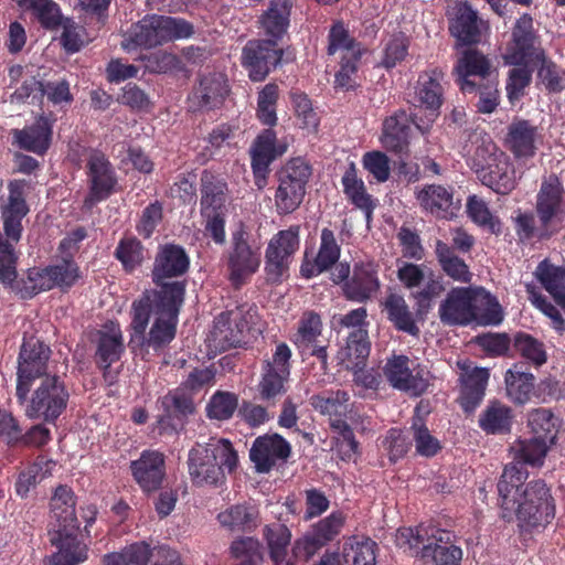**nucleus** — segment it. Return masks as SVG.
<instances>
[{
  "label": "nucleus",
  "mask_w": 565,
  "mask_h": 565,
  "mask_svg": "<svg viewBox=\"0 0 565 565\" xmlns=\"http://www.w3.org/2000/svg\"><path fill=\"white\" fill-rule=\"evenodd\" d=\"M534 212L543 236H555L565 228V189L557 174L551 173L542 180Z\"/></svg>",
  "instance_id": "11"
},
{
  "label": "nucleus",
  "mask_w": 565,
  "mask_h": 565,
  "mask_svg": "<svg viewBox=\"0 0 565 565\" xmlns=\"http://www.w3.org/2000/svg\"><path fill=\"white\" fill-rule=\"evenodd\" d=\"M544 54L532 17L527 13L522 14L512 28L511 41L504 54L505 64L537 66V60H543Z\"/></svg>",
  "instance_id": "13"
},
{
  "label": "nucleus",
  "mask_w": 565,
  "mask_h": 565,
  "mask_svg": "<svg viewBox=\"0 0 565 565\" xmlns=\"http://www.w3.org/2000/svg\"><path fill=\"white\" fill-rule=\"evenodd\" d=\"M294 0H270L268 8L259 18L260 29L267 40L278 41L284 38L290 24Z\"/></svg>",
  "instance_id": "38"
},
{
  "label": "nucleus",
  "mask_w": 565,
  "mask_h": 565,
  "mask_svg": "<svg viewBox=\"0 0 565 565\" xmlns=\"http://www.w3.org/2000/svg\"><path fill=\"white\" fill-rule=\"evenodd\" d=\"M381 282L373 263H355L350 279L342 285L347 300L365 303L380 290Z\"/></svg>",
  "instance_id": "26"
},
{
  "label": "nucleus",
  "mask_w": 565,
  "mask_h": 565,
  "mask_svg": "<svg viewBox=\"0 0 565 565\" xmlns=\"http://www.w3.org/2000/svg\"><path fill=\"white\" fill-rule=\"evenodd\" d=\"M290 102L301 129L316 132L320 125V116L309 96L300 89L290 92Z\"/></svg>",
  "instance_id": "56"
},
{
  "label": "nucleus",
  "mask_w": 565,
  "mask_h": 565,
  "mask_svg": "<svg viewBox=\"0 0 565 565\" xmlns=\"http://www.w3.org/2000/svg\"><path fill=\"white\" fill-rule=\"evenodd\" d=\"M559 426V419L547 408H535L527 415V427L531 436L550 445L555 444Z\"/></svg>",
  "instance_id": "50"
},
{
  "label": "nucleus",
  "mask_w": 565,
  "mask_h": 565,
  "mask_svg": "<svg viewBox=\"0 0 565 565\" xmlns=\"http://www.w3.org/2000/svg\"><path fill=\"white\" fill-rule=\"evenodd\" d=\"M291 539V530L285 523L274 522L263 527V540L273 565H282L287 562L288 548L292 546Z\"/></svg>",
  "instance_id": "43"
},
{
  "label": "nucleus",
  "mask_w": 565,
  "mask_h": 565,
  "mask_svg": "<svg viewBox=\"0 0 565 565\" xmlns=\"http://www.w3.org/2000/svg\"><path fill=\"white\" fill-rule=\"evenodd\" d=\"M299 247V225H291L287 230H281L269 239L265 250L264 266L268 284L279 285L289 276L290 264Z\"/></svg>",
  "instance_id": "12"
},
{
  "label": "nucleus",
  "mask_w": 565,
  "mask_h": 565,
  "mask_svg": "<svg viewBox=\"0 0 565 565\" xmlns=\"http://www.w3.org/2000/svg\"><path fill=\"white\" fill-rule=\"evenodd\" d=\"M446 326H498L503 320L498 299L483 287H452L438 308Z\"/></svg>",
  "instance_id": "3"
},
{
  "label": "nucleus",
  "mask_w": 565,
  "mask_h": 565,
  "mask_svg": "<svg viewBox=\"0 0 565 565\" xmlns=\"http://www.w3.org/2000/svg\"><path fill=\"white\" fill-rule=\"evenodd\" d=\"M345 524V515L334 511L319 520L291 546V555L296 561L309 562L321 548L334 541Z\"/></svg>",
  "instance_id": "14"
},
{
  "label": "nucleus",
  "mask_w": 565,
  "mask_h": 565,
  "mask_svg": "<svg viewBox=\"0 0 565 565\" xmlns=\"http://www.w3.org/2000/svg\"><path fill=\"white\" fill-rule=\"evenodd\" d=\"M250 330L247 316L239 309L221 312L214 321L213 341L222 350L241 347Z\"/></svg>",
  "instance_id": "20"
},
{
  "label": "nucleus",
  "mask_w": 565,
  "mask_h": 565,
  "mask_svg": "<svg viewBox=\"0 0 565 565\" xmlns=\"http://www.w3.org/2000/svg\"><path fill=\"white\" fill-rule=\"evenodd\" d=\"M512 350L515 355L535 367H541L547 362L545 344L524 331H518L513 334Z\"/></svg>",
  "instance_id": "48"
},
{
  "label": "nucleus",
  "mask_w": 565,
  "mask_h": 565,
  "mask_svg": "<svg viewBox=\"0 0 565 565\" xmlns=\"http://www.w3.org/2000/svg\"><path fill=\"white\" fill-rule=\"evenodd\" d=\"M76 498L73 490L60 484L50 501L51 521L49 530L78 531L79 522L76 518Z\"/></svg>",
  "instance_id": "33"
},
{
  "label": "nucleus",
  "mask_w": 565,
  "mask_h": 565,
  "mask_svg": "<svg viewBox=\"0 0 565 565\" xmlns=\"http://www.w3.org/2000/svg\"><path fill=\"white\" fill-rule=\"evenodd\" d=\"M54 121L51 117L41 115L32 125L14 129V145L24 151L44 156L52 145Z\"/></svg>",
  "instance_id": "29"
},
{
  "label": "nucleus",
  "mask_w": 565,
  "mask_h": 565,
  "mask_svg": "<svg viewBox=\"0 0 565 565\" xmlns=\"http://www.w3.org/2000/svg\"><path fill=\"white\" fill-rule=\"evenodd\" d=\"M279 87L276 83L266 84L257 96L256 117L262 125L273 128L277 124V102Z\"/></svg>",
  "instance_id": "58"
},
{
  "label": "nucleus",
  "mask_w": 565,
  "mask_h": 565,
  "mask_svg": "<svg viewBox=\"0 0 565 565\" xmlns=\"http://www.w3.org/2000/svg\"><path fill=\"white\" fill-rule=\"evenodd\" d=\"M505 390L509 398L523 405L531 399L535 386V376L522 371V365L515 363L504 375Z\"/></svg>",
  "instance_id": "47"
},
{
  "label": "nucleus",
  "mask_w": 565,
  "mask_h": 565,
  "mask_svg": "<svg viewBox=\"0 0 565 565\" xmlns=\"http://www.w3.org/2000/svg\"><path fill=\"white\" fill-rule=\"evenodd\" d=\"M371 352V341L367 329L352 330L345 347L339 352V358L345 364L347 370L365 367Z\"/></svg>",
  "instance_id": "42"
},
{
  "label": "nucleus",
  "mask_w": 565,
  "mask_h": 565,
  "mask_svg": "<svg viewBox=\"0 0 565 565\" xmlns=\"http://www.w3.org/2000/svg\"><path fill=\"white\" fill-rule=\"evenodd\" d=\"M341 182L347 199L364 213L366 222L370 223L376 207V200L367 193L364 181L356 174L354 163L345 170Z\"/></svg>",
  "instance_id": "40"
},
{
  "label": "nucleus",
  "mask_w": 565,
  "mask_h": 565,
  "mask_svg": "<svg viewBox=\"0 0 565 565\" xmlns=\"http://www.w3.org/2000/svg\"><path fill=\"white\" fill-rule=\"evenodd\" d=\"M54 288L66 292L82 278L78 264L70 257H62L56 264L49 265Z\"/></svg>",
  "instance_id": "60"
},
{
  "label": "nucleus",
  "mask_w": 565,
  "mask_h": 565,
  "mask_svg": "<svg viewBox=\"0 0 565 565\" xmlns=\"http://www.w3.org/2000/svg\"><path fill=\"white\" fill-rule=\"evenodd\" d=\"M339 51L343 52L342 57L362 56L365 51L362 44L350 35L342 21L334 22L328 34V54L334 55Z\"/></svg>",
  "instance_id": "53"
},
{
  "label": "nucleus",
  "mask_w": 565,
  "mask_h": 565,
  "mask_svg": "<svg viewBox=\"0 0 565 565\" xmlns=\"http://www.w3.org/2000/svg\"><path fill=\"white\" fill-rule=\"evenodd\" d=\"M51 356L52 350L43 340L34 335L23 338L17 360L15 397L20 405L26 403L36 380L52 375L49 373Z\"/></svg>",
  "instance_id": "9"
},
{
  "label": "nucleus",
  "mask_w": 565,
  "mask_h": 565,
  "mask_svg": "<svg viewBox=\"0 0 565 565\" xmlns=\"http://www.w3.org/2000/svg\"><path fill=\"white\" fill-rule=\"evenodd\" d=\"M50 543L57 548L51 558V565H78L88 555L87 545L77 536V531L49 530Z\"/></svg>",
  "instance_id": "32"
},
{
  "label": "nucleus",
  "mask_w": 565,
  "mask_h": 565,
  "mask_svg": "<svg viewBox=\"0 0 565 565\" xmlns=\"http://www.w3.org/2000/svg\"><path fill=\"white\" fill-rule=\"evenodd\" d=\"M220 525L231 533H253L260 524L256 505L244 502L232 504L217 514Z\"/></svg>",
  "instance_id": "35"
},
{
  "label": "nucleus",
  "mask_w": 565,
  "mask_h": 565,
  "mask_svg": "<svg viewBox=\"0 0 565 565\" xmlns=\"http://www.w3.org/2000/svg\"><path fill=\"white\" fill-rule=\"evenodd\" d=\"M321 316L313 310H306L298 321L297 332L292 337V342L298 348H309L317 342L322 332Z\"/></svg>",
  "instance_id": "57"
},
{
  "label": "nucleus",
  "mask_w": 565,
  "mask_h": 565,
  "mask_svg": "<svg viewBox=\"0 0 565 565\" xmlns=\"http://www.w3.org/2000/svg\"><path fill=\"white\" fill-rule=\"evenodd\" d=\"M286 151V146L277 145V135L273 128L264 129L250 147V168L254 184L258 190L267 185L270 164Z\"/></svg>",
  "instance_id": "18"
},
{
  "label": "nucleus",
  "mask_w": 565,
  "mask_h": 565,
  "mask_svg": "<svg viewBox=\"0 0 565 565\" xmlns=\"http://www.w3.org/2000/svg\"><path fill=\"white\" fill-rule=\"evenodd\" d=\"M230 558L234 565H262L264 547L255 536H238L228 546Z\"/></svg>",
  "instance_id": "51"
},
{
  "label": "nucleus",
  "mask_w": 565,
  "mask_h": 565,
  "mask_svg": "<svg viewBox=\"0 0 565 565\" xmlns=\"http://www.w3.org/2000/svg\"><path fill=\"white\" fill-rule=\"evenodd\" d=\"M477 174L481 183L498 194H509L515 188V171L503 152Z\"/></svg>",
  "instance_id": "39"
},
{
  "label": "nucleus",
  "mask_w": 565,
  "mask_h": 565,
  "mask_svg": "<svg viewBox=\"0 0 565 565\" xmlns=\"http://www.w3.org/2000/svg\"><path fill=\"white\" fill-rule=\"evenodd\" d=\"M149 73L168 74L186 72L185 64L178 55L166 51H157L141 56Z\"/></svg>",
  "instance_id": "62"
},
{
  "label": "nucleus",
  "mask_w": 565,
  "mask_h": 565,
  "mask_svg": "<svg viewBox=\"0 0 565 565\" xmlns=\"http://www.w3.org/2000/svg\"><path fill=\"white\" fill-rule=\"evenodd\" d=\"M189 268L190 257L183 246L159 245L151 269L157 288L146 289L131 303V341L138 340L140 345L158 351L175 339L186 284L168 279L183 276Z\"/></svg>",
  "instance_id": "1"
},
{
  "label": "nucleus",
  "mask_w": 565,
  "mask_h": 565,
  "mask_svg": "<svg viewBox=\"0 0 565 565\" xmlns=\"http://www.w3.org/2000/svg\"><path fill=\"white\" fill-rule=\"evenodd\" d=\"M46 30H56L64 20L60 6L53 0H24L22 6Z\"/></svg>",
  "instance_id": "55"
},
{
  "label": "nucleus",
  "mask_w": 565,
  "mask_h": 565,
  "mask_svg": "<svg viewBox=\"0 0 565 565\" xmlns=\"http://www.w3.org/2000/svg\"><path fill=\"white\" fill-rule=\"evenodd\" d=\"M467 214L479 226L486 228L491 234L501 233V221L494 216L488 204L477 195H470L467 200Z\"/></svg>",
  "instance_id": "64"
},
{
  "label": "nucleus",
  "mask_w": 565,
  "mask_h": 565,
  "mask_svg": "<svg viewBox=\"0 0 565 565\" xmlns=\"http://www.w3.org/2000/svg\"><path fill=\"white\" fill-rule=\"evenodd\" d=\"M200 210L201 213L227 212L228 199L227 182L221 175L203 170L200 179Z\"/></svg>",
  "instance_id": "36"
},
{
  "label": "nucleus",
  "mask_w": 565,
  "mask_h": 565,
  "mask_svg": "<svg viewBox=\"0 0 565 565\" xmlns=\"http://www.w3.org/2000/svg\"><path fill=\"white\" fill-rule=\"evenodd\" d=\"M491 72V61L477 49L462 51L454 67V74L457 76L456 82L465 94L473 93L477 89V83L470 79V77H479L481 81H488Z\"/></svg>",
  "instance_id": "25"
},
{
  "label": "nucleus",
  "mask_w": 565,
  "mask_h": 565,
  "mask_svg": "<svg viewBox=\"0 0 565 565\" xmlns=\"http://www.w3.org/2000/svg\"><path fill=\"white\" fill-rule=\"evenodd\" d=\"M526 478L527 471H522L518 465H508L497 487L501 518L511 521L515 514L521 531L532 532L545 529L554 520L556 507L551 489L541 479L526 483L521 492Z\"/></svg>",
  "instance_id": "2"
},
{
  "label": "nucleus",
  "mask_w": 565,
  "mask_h": 565,
  "mask_svg": "<svg viewBox=\"0 0 565 565\" xmlns=\"http://www.w3.org/2000/svg\"><path fill=\"white\" fill-rule=\"evenodd\" d=\"M188 471L195 486H220L226 473H233L238 465V455L225 438H210L205 444H195L188 455Z\"/></svg>",
  "instance_id": "4"
},
{
  "label": "nucleus",
  "mask_w": 565,
  "mask_h": 565,
  "mask_svg": "<svg viewBox=\"0 0 565 565\" xmlns=\"http://www.w3.org/2000/svg\"><path fill=\"white\" fill-rule=\"evenodd\" d=\"M134 479L145 492L158 490L166 476L164 456L156 450H143L130 463Z\"/></svg>",
  "instance_id": "30"
},
{
  "label": "nucleus",
  "mask_w": 565,
  "mask_h": 565,
  "mask_svg": "<svg viewBox=\"0 0 565 565\" xmlns=\"http://www.w3.org/2000/svg\"><path fill=\"white\" fill-rule=\"evenodd\" d=\"M513 420V409L498 399H492L479 415L478 424L487 435H505L511 431Z\"/></svg>",
  "instance_id": "41"
},
{
  "label": "nucleus",
  "mask_w": 565,
  "mask_h": 565,
  "mask_svg": "<svg viewBox=\"0 0 565 565\" xmlns=\"http://www.w3.org/2000/svg\"><path fill=\"white\" fill-rule=\"evenodd\" d=\"M436 259L446 276L454 281L470 284L473 274L470 271L466 262L456 255L452 247L438 239L435 245Z\"/></svg>",
  "instance_id": "45"
},
{
  "label": "nucleus",
  "mask_w": 565,
  "mask_h": 565,
  "mask_svg": "<svg viewBox=\"0 0 565 565\" xmlns=\"http://www.w3.org/2000/svg\"><path fill=\"white\" fill-rule=\"evenodd\" d=\"M86 177L90 201H105L116 192L118 177L115 167L102 150H89L86 160Z\"/></svg>",
  "instance_id": "17"
},
{
  "label": "nucleus",
  "mask_w": 565,
  "mask_h": 565,
  "mask_svg": "<svg viewBox=\"0 0 565 565\" xmlns=\"http://www.w3.org/2000/svg\"><path fill=\"white\" fill-rule=\"evenodd\" d=\"M290 455V444L279 434L258 436L249 449V459L259 473H268L278 461H286Z\"/></svg>",
  "instance_id": "21"
},
{
  "label": "nucleus",
  "mask_w": 565,
  "mask_h": 565,
  "mask_svg": "<svg viewBox=\"0 0 565 565\" xmlns=\"http://www.w3.org/2000/svg\"><path fill=\"white\" fill-rule=\"evenodd\" d=\"M284 50L274 40H248L242 49L241 65L248 78L263 82L281 63Z\"/></svg>",
  "instance_id": "15"
},
{
  "label": "nucleus",
  "mask_w": 565,
  "mask_h": 565,
  "mask_svg": "<svg viewBox=\"0 0 565 565\" xmlns=\"http://www.w3.org/2000/svg\"><path fill=\"white\" fill-rule=\"evenodd\" d=\"M384 310L387 313V319L398 331L406 332L411 335H418L419 328L403 296L390 294L385 298Z\"/></svg>",
  "instance_id": "49"
},
{
  "label": "nucleus",
  "mask_w": 565,
  "mask_h": 565,
  "mask_svg": "<svg viewBox=\"0 0 565 565\" xmlns=\"http://www.w3.org/2000/svg\"><path fill=\"white\" fill-rule=\"evenodd\" d=\"M383 374L387 382L399 391L420 396L427 392L430 385V372L415 364L404 354L387 359Z\"/></svg>",
  "instance_id": "16"
},
{
  "label": "nucleus",
  "mask_w": 565,
  "mask_h": 565,
  "mask_svg": "<svg viewBox=\"0 0 565 565\" xmlns=\"http://www.w3.org/2000/svg\"><path fill=\"white\" fill-rule=\"evenodd\" d=\"M412 125L422 134H425L429 127V124L426 126L419 124L415 115H408L403 109L385 118L381 136L382 146L395 154H407L409 151Z\"/></svg>",
  "instance_id": "19"
},
{
  "label": "nucleus",
  "mask_w": 565,
  "mask_h": 565,
  "mask_svg": "<svg viewBox=\"0 0 565 565\" xmlns=\"http://www.w3.org/2000/svg\"><path fill=\"white\" fill-rule=\"evenodd\" d=\"M124 351V337L119 328L109 331H97L94 361L96 366L103 371L105 379L109 372V367L120 360Z\"/></svg>",
  "instance_id": "37"
},
{
  "label": "nucleus",
  "mask_w": 565,
  "mask_h": 565,
  "mask_svg": "<svg viewBox=\"0 0 565 565\" xmlns=\"http://www.w3.org/2000/svg\"><path fill=\"white\" fill-rule=\"evenodd\" d=\"M377 544L370 537L351 536L343 544L342 556L348 565H375Z\"/></svg>",
  "instance_id": "52"
},
{
  "label": "nucleus",
  "mask_w": 565,
  "mask_h": 565,
  "mask_svg": "<svg viewBox=\"0 0 565 565\" xmlns=\"http://www.w3.org/2000/svg\"><path fill=\"white\" fill-rule=\"evenodd\" d=\"M502 153L489 136L477 138L468 150L467 164L478 174Z\"/></svg>",
  "instance_id": "59"
},
{
  "label": "nucleus",
  "mask_w": 565,
  "mask_h": 565,
  "mask_svg": "<svg viewBox=\"0 0 565 565\" xmlns=\"http://www.w3.org/2000/svg\"><path fill=\"white\" fill-rule=\"evenodd\" d=\"M483 21L467 2L456 7L455 15L449 21V32L459 46L478 44L482 39Z\"/></svg>",
  "instance_id": "34"
},
{
  "label": "nucleus",
  "mask_w": 565,
  "mask_h": 565,
  "mask_svg": "<svg viewBox=\"0 0 565 565\" xmlns=\"http://www.w3.org/2000/svg\"><path fill=\"white\" fill-rule=\"evenodd\" d=\"M460 394L458 402L467 414L473 413L484 398L486 390L490 379V371L487 367L461 366Z\"/></svg>",
  "instance_id": "28"
},
{
  "label": "nucleus",
  "mask_w": 565,
  "mask_h": 565,
  "mask_svg": "<svg viewBox=\"0 0 565 565\" xmlns=\"http://www.w3.org/2000/svg\"><path fill=\"white\" fill-rule=\"evenodd\" d=\"M423 287L414 294V299L419 311L428 312L435 299L439 298L446 290L444 278L428 268Z\"/></svg>",
  "instance_id": "61"
},
{
  "label": "nucleus",
  "mask_w": 565,
  "mask_h": 565,
  "mask_svg": "<svg viewBox=\"0 0 565 565\" xmlns=\"http://www.w3.org/2000/svg\"><path fill=\"white\" fill-rule=\"evenodd\" d=\"M415 198L425 212L437 218L449 220L456 215L459 206L454 201L451 186L441 184H425L415 191Z\"/></svg>",
  "instance_id": "31"
},
{
  "label": "nucleus",
  "mask_w": 565,
  "mask_h": 565,
  "mask_svg": "<svg viewBox=\"0 0 565 565\" xmlns=\"http://www.w3.org/2000/svg\"><path fill=\"white\" fill-rule=\"evenodd\" d=\"M70 391L62 376L52 374L40 380V384L28 396L25 416L29 419H41L47 424H55L66 411L70 401Z\"/></svg>",
  "instance_id": "10"
},
{
  "label": "nucleus",
  "mask_w": 565,
  "mask_h": 565,
  "mask_svg": "<svg viewBox=\"0 0 565 565\" xmlns=\"http://www.w3.org/2000/svg\"><path fill=\"white\" fill-rule=\"evenodd\" d=\"M534 275L565 313V267L556 266L545 258L539 263Z\"/></svg>",
  "instance_id": "44"
},
{
  "label": "nucleus",
  "mask_w": 565,
  "mask_h": 565,
  "mask_svg": "<svg viewBox=\"0 0 565 565\" xmlns=\"http://www.w3.org/2000/svg\"><path fill=\"white\" fill-rule=\"evenodd\" d=\"M541 142L542 135L532 121L516 118L508 126L504 145L516 160L533 158Z\"/></svg>",
  "instance_id": "24"
},
{
  "label": "nucleus",
  "mask_w": 565,
  "mask_h": 565,
  "mask_svg": "<svg viewBox=\"0 0 565 565\" xmlns=\"http://www.w3.org/2000/svg\"><path fill=\"white\" fill-rule=\"evenodd\" d=\"M444 76L445 73L439 67L426 70L418 75L415 86L416 105L429 111L430 122L439 116L444 103Z\"/></svg>",
  "instance_id": "27"
},
{
  "label": "nucleus",
  "mask_w": 565,
  "mask_h": 565,
  "mask_svg": "<svg viewBox=\"0 0 565 565\" xmlns=\"http://www.w3.org/2000/svg\"><path fill=\"white\" fill-rule=\"evenodd\" d=\"M230 87L227 78L221 73H209L199 78L189 96L190 108L193 111L212 110L223 105Z\"/></svg>",
  "instance_id": "23"
},
{
  "label": "nucleus",
  "mask_w": 565,
  "mask_h": 565,
  "mask_svg": "<svg viewBox=\"0 0 565 565\" xmlns=\"http://www.w3.org/2000/svg\"><path fill=\"white\" fill-rule=\"evenodd\" d=\"M238 407V396L227 391H216L206 404V416L220 422L228 420Z\"/></svg>",
  "instance_id": "63"
},
{
  "label": "nucleus",
  "mask_w": 565,
  "mask_h": 565,
  "mask_svg": "<svg viewBox=\"0 0 565 565\" xmlns=\"http://www.w3.org/2000/svg\"><path fill=\"white\" fill-rule=\"evenodd\" d=\"M349 401L350 394L344 390L330 391L328 395L318 394L310 398L312 407L322 415H328L329 422L331 418L345 417Z\"/></svg>",
  "instance_id": "54"
},
{
  "label": "nucleus",
  "mask_w": 565,
  "mask_h": 565,
  "mask_svg": "<svg viewBox=\"0 0 565 565\" xmlns=\"http://www.w3.org/2000/svg\"><path fill=\"white\" fill-rule=\"evenodd\" d=\"M262 264V247L252 238L246 226L241 223L232 232L231 243L226 254L227 278L235 289L249 282Z\"/></svg>",
  "instance_id": "8"
},
{
  "label": "nucleus",
  "mask_w": 565,
  "mask_h": 565,
  "mask_svg": "<svg viewBox=\"0 0 565 565\" xmlns=\"http://www.w3.org/2000/svg\"><path fill=\"white\" fill-rule=\"evenodd\" d=\"M114 257L120 263L126 274H132L148 258V249L138 237L134 235L124 236L114 250Z\"/></svg>",
  "instance_id": "46"
},
{
  "label": "nucleus",
  "mask_w": 565,
  "mask_h": 565,
  "mask_svg": "<svg viewBox=\"0 0 565 565\" xmlns=\"http://www.w3.org/2000/svg\"><path fill=\"white\" fill-rule=\"evenodd\" d=\"M162 414L158 424L162 430L178 431L182 428L185 419L195 413L194 396L185 388L178 387L169 391L160 398Z\"/></svg>",
  "instance_id": "22"
},
{
  "label": "nucleus",
  "mask_w": 565,
  "mask_h": 565,
  "mask_svg": "<svg viewBox=\"0 0 565 565\" xmlns=\"http://www.w3.org/2000/svg\"><path fill=\"white\" fill-rule=\"evenodd\" d=\"M311 175L312 167L300 157L291 158L276 171L274 203L278 215L291 214L300 207Z\"/></svg>",
  "instance_id": "7"
},
{
  "label": "nucleus",
  "mask_w": 565,
  "mask_h": 565,
  "mask_svg": "<svg viewBox=\"0 0 565 565\" xmlns=\"http://www.w3.org/2000/svg\"><path fill=\"white\" fill-rule=\"evenodd\" d=\"M402 536L407 539L423 565H461L463 551L455 532L435 525L405 529Z\"/></svg>",
  "instance_id": "5"
},
{
  "label": "nucleus",
  "mask_w": 565,
  "mask_h": 565,
  "mask_svg": "<svg viewBox=\"0 0 565 565\" xmlns=\"http://www.w3.org/2000/svg\"><path fill=\"white\" fill-rule=\"evenodd\" d=\"M193 33V25L183 19L147 14L130 26L124 35L121 46L127 52L152 49L173 40L188 39Z\"/></svg>",
  "instance_id": "6"
}]
</instances>
